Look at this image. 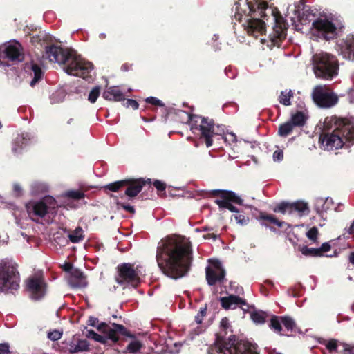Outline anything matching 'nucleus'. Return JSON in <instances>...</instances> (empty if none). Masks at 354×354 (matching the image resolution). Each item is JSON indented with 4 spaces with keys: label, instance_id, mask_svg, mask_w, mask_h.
<instances>
[{
    "label": "nucleus",
    "instance_id": "f257e3e1",
    "mask_svg": "<svg viewBox=\"0 0 354 354\" xmlns=\"http://www.w3.org/2000/svg\"><path fill=\"white\" fill-rule=\"evenodd\" d=\"M234 19L239 21L247 32L258 37L266 31V24L263 19L271 15L274 21L272 33L269 35L271 44L268 46H279L281 40L286 36V24L277 19L272 8L269 7L266 0H239L232 9Z\"/></svg>",
    "mask_w": 354,
    "mask_h": 354
},
{
    "label": "nucleus",
    "instance_id": "f03ea898",
    "mask_svg": "<svg viewBox=\"0 0 354 354\" xmlns=\"http://www.w3.org/2000/svg\"><path fill=\"white\" fill-rule=\"evenodd\" d=\"M192 259L191 243L184 236H168L158 243V265L165 274L172 279L183 277L187 273Z\"/></svg>",
    "mask_w": 354,
    "mask_h": 354
},
{
    "label": "nucleus",
    "instance_id": "7ed1b4c3",
    "mask_svg": "<svg viewBox=\"0 0 354 354\" xmlns=\"http://www.w3.org/2000/svg\"><path fill=\"white\" fill-rule=\"evenodd\" d=\"M292 12L293 16L290 17L292 21L297 20L304 25L311 24L312 38L315 40L333 39L342 32L343 25L340 21L310 8L304 0L294 3Z\"/></svg>",
    "mask_w": 354,
    "mask_h": 354
},
{
    "label": "nucleus",
    "instance_id": "20e7f679",
    "mask_svg": "<svg viewBox=\"0 0 354 354\" xmlns=\"http://www.w3.org/2000/svg\"><path fill=\"white\" fill-rule=\"evenodd\" d=\"M324 127L333 130L331 133L322 135L319 138L324 149L330 151L353 145L354 124L350 120L336 116L327 117Z\"/></svg>",
    "mask_w": 354,
    "mask_h": 354
},
{
    "label": "nucleus",
    "instance_id": "39448f33",
    "mask_svg": "<svg viewBox=\"0 0 354 354\" xmlns=\"http://www.w3.org/2000/svg\"><path fill=\"white\" fill-rule=\"evenodd\" d=\"M45 53L50 62L66 64L64 70L67 74L81 77L85 80L91 77L89 73L93 69V64L80 56L74 55L72 51L52 45L46 48Z\"/></svg>",
    "mask_w": 354,
    "mask_h": 354
},
{
    "label": "nucleus",
    "instance_id": "423d86ee",
    "mask_svg": "<svg viewBox=\"0 0 354 354\" xmlns=\"http://www.w3.org/2000/svg\"><path fill=\"white\" fill-rule=\"evenodd\" d=\"M191 131L194 133H200L205 140L207 147H210L213 144L212 138L214 136H222L225 132L223 125H215L213 120L204 118L201 115H189Z\"/></svg>",
    "mask_w": 354,
    "mask_h": 354
},
{
    "label": "nucleus",
    "instance_id": "0eeeda50",
    "mask_svg": "<svg viewBox=\"0 0 354 354\" xmlns=\"http://www.w3.org/2000/svg\"><path fill=\"white\" fill-rule=\"evenodd\" d=\"M313 69L315 76L324 80H331L338 74L337 58L326 52H317L312 57Z\"/></svg>",
    "mask_w": 354,
    "mask_h": 354
},
{
    "label": "nucleus",
    "instance_id": "6e6552de",
    "mask_svg": "<svg viewBox=\"0 0 354 354\" xmlns=\"http://www.w3.org/2000/svg\"><path fill=\"white\" fill-rule=\"evenodd\" d=\"M19 277L17 265L10 260L0 261V292L17 290L19 287Z\"/></svg>",
    "mask_w": 354,
    "mask_h": 354
},
{
    "label": "nucleus",
    "instance_id": "1a4fd4ad",
    "mask_svg": "<svg viewBox=\"0 0 354 354\" xmlns=\"http://www.w3.org/2000/svg\"><path fill=\"white\" fill-rule=\"evenodd\" d=\"M57 206L56 200L46 196L39 201H32L26 205V211L29 217L35 221L44 218L47 214L51 212Z\"/></svg>",
    "mask_w": 354,
    "mask_h": 354
},
{
    "label": "nucleus",
    "instance_id": "9d476101",
    "mask_svg": "<svg viewBox=\"0 0 354 354\" xmlns=\"http://www.w3.org/2000/svg\"><path fill=\"white\" fill-rule=\"evenodd\" d=\"M118 272L119 276L116 279V281L124 288L128 285L136 287L140 283V276L142 274V272L138 267L135 269L133 265L131 263H123L118 266Z\"/></svg>",
    "mask_w": 354,
    "mask_h": 354
},
{
    "label": "nucleus",
    "instance_id": "9b49d317",
    "mask_svg": "<svg viewBox=\"0 0 354 354\" xmlns=\"http://www.w3.org/2000/svg\"><path fill=\"white\" fill-rule=\"evenodd\" d=\"M312 97L315 103L322 108H330L337 103V95L326 86H317L314 88Z\"/></svg>",
    "mask_w": 354,
    "mask_h": 354
},
{
    "label": "nucleus",
    "instance_id": "f8f14e48",
    "mask_svg": "<svg viewBox=\"0 0 354 354\" xmlns=\"http://www.w3.org/2000/svg\"><path fill=\"white\" fill-rule=\"evenodd\" d=\"M218 354H258L254 345L247 342H225L218 347Z\"/></svg>",
    "mask_w": 354,
    "mask_h": 354
},
{
    "label": "nucleus",
    "instance_id": "ddd939ff",
    "mask_svg": "<svg viewBox=\"0 0 354 354\" xmlns=\"http://www.w3.org/2000/svg\"><path fill=\"white\" fill-rule=\"evenodd\" d=\"M26 287L34 300L41 299L46 293V284L41 274L30 277L26 280Z\"/></svg>",
    "mask_w": 354,
    "mask_h": 354
},
{
    "label": "nucleus",
    "instance_id": "4468645a",
    "mask_svg": "<svg viewBox=\"0 0 354 354\" xmlns=\"http://www.w3.org/2000/svg\"><path fill=\"white\" fill-rule=\"evenodd\" d=\"M209 265L206 268V279L208 285L214 286L221 282L225 276V271L218 260H209Z\"/></svg>",
    "mask_w": 354,
    "mask_h": 354
},
{
    "label": "nucleus",
    "instance_id": "2eb2a0df",
    "mask_svg": "<svg viewBox=\"0 0 354 354\" xmlns=\"http://www.w3.org/2000/svg\"><path fill=\"white\" fill-rule=\"evenodd\" d=\"M98 319L93 317H90L88 320V324L91 326L97 327L98 330L105 329L108 332V337L113 342L118 340V333L124 334L126 328L124 326L117 324H113L112 328L108 327L104 323L98 324Z\"/></svg>",
    "mask_w": 354,
    "mask_h": 354
},
{
    "label": "nucleus",
    "instance_id": "dca6fc26",
    "mask_svg": "<svg viewBox=\"0 0 354 354\" xmlns=\"http://www.w3.org/2000/svg\"><path fill=\"white\" fill-rule=\"evenodd\" d=\"M337 50L344 59L354 62V34L348 35L337 44Z\"/></svg>",
    "mask_w": 354,
    "mask_h": 354
},
{
    "label": "nucleus",
    "instance_id": "f3484780",
    "mask_svg": "<svg viewBox=\"0 0 354 354\" xmlns=\"http://www.w3.org/2000/svg\"><path fill=\"white\" fill-rule=\"evenodd\" d=\"M213 194L222 193V199H216L215 203L218 205L219 208L227 209L228 205L232 202L236 203L239 205H243V199L232 191H222L216 189L212 191Z\"/></svg>",
    "mask_w": 354,
    "mask_h": 354
},
{
    "label": "nucleus",
    "instance_id": "a211bd4d",
    "mask_svg": "<svg viewBox=\"0 0 354 354\" xmlns=\"http://www.w3.org/2000/svg\"><path fill=\"white\" fill-rule=\"evenodd\" d=\"M68 283L71 288H84L87 286L86 277L84 272L77 268H71Z\"/></svg>",
    "mask_w": 354,
    "mask_h": 354
},
{
    "label": "nucleus",
    "instance_id": "6ab92c4d",
    "mask_svg": "<svg viewBox=\"0 0 354 354\" xmlns=\"http://www.w3.org/2000/svg\"><path fill=\"white\" fill-rule=\"evenodd\" d=\"M25 70L28 73V75L32 78L30 82V85L32 87L35 86V84L43 77V71L36 64L32 62L26 64Z\"/></svg>",
    "mask_w": 354,
    "mask_h": 354
},
{
    "label": "nucleus",
    "instance_id": "aec40b11",
    "mask_svg": "<svg viewBox=\"0 0 354 354\" xmlns=\"http://www.w3.org/2000/svg\"><path fill=\"white\" fill-rule=\"evenodd\" d=\"M30 136L28 133H22L13 141L12 151L15 154H19L28 145Z\"/></svg>",
    "mask_w": 354,
    "mask_h": 354
},
{
    "label": "nucleus",
    "instance_id": "412c9836",
    "mask_svg": "<svg viewBox=\"0 0 354 354\" xmlns=\"http://www.w3.org/2000/svg\"><path fill=\"white\" fill-rule=\"evenodd\" d=\"M221 302L225 309H234L238 306L242 307L246 305V302L244 299L233 295L221 298Z\"/></svg>",
    "mask_w": 354,
    "mask_h": 354
},
{
    "label": "nucleus",
    "instance_id": "4be33fe9",
    "mask_svg": "<svg viewBox=\"0 0 354 354\" xmlns=\"http://www.w3.org/2000/svg\"><path fill=\"white\" fill-rule=\"evenodd\" d=\"M102 97L105 100L115 102L124 101L125 99L124 93L115 86L107 87L103 92Z\"/></svg>",
    "mask_w": 354,
    "mask_h": 354
},
{
    "label": "nucleus",
    "instance_id": "5701e85b",
    "mask_svg": "<svg viewBox=\"0 0 354 354\" xmlns=\"http://www.w3.org/2000/svg\"><path fill=\"white\" fill-rule=\"evenodd\" d=\"M145 183L146 181L143 179L129 180V182L127 183L129 187L125 191V195L129 198L136 196L142 190Z\"/></svg>",
    "mask_w": 354,
    "mask_h": 354
},
{
    "label": "nucleus",
    "instance_id": "b1692460",
    "mask_svg": "<svg viewBox=\"0 0 354 354\" xmlns=\"http://www.w3.org/2000/svg\"><path fill=\"white\" fill-rule=\"evenodd\" d=\"M89 348V344L86 339H79L77 342H71L67 347L69 353L73 354L80 352L87 351Z\"/></svg>",
    "mask_w": 354,
    "mask_h": 354
},
{
    "label": "nucleus",
    "instance_id": "393cba45",
    "mask_svg": "<svg viewBox=\"0 0 354 354\" xmlns=\"http://www.w3.org/2000/svg\"><path fill=\"white\" fill-rule=\"evenodd\" d=\"M333 201L331 198L327 197L326 198H320L317 199L315 203V209L317 212L323 217V214L326 213L328 210L332 208Z\"/></svg>",
    "mask_w": 354,
    "mask_h": 354
},
{
    "label": "nucleus",
    "instance_id": "a878e982",
    "mask_svg": "<svg viewBox=\"0 0 354 354\" xmlns=\"http://www.w3.org/2000/svg\"><path fill=\"white\" fill-rule=\"evenodd\" d=\"M49 185L44 181H35L30 185V193L34 196H39L48 192Z\"/></svg>",
    "mask_w": 354,
    "mask_h": 354
},
{
    "label": "nucleus",
    "instance_id": "bb28decb",
    "mask_svg": "<svg viewBox=\"0 0 354 354\" xmlns=\"http://www.w3.org/2000/svg\"><path fill=\"white\" fill-rule=\"evenodd\" d=\"M68 237L71 242L73 243H79L84 238V230L81 227H77L68 234Z\"/></svg>",
    "mask_w": 354,
    "mask_h": 354
},
{
    "label": "nucleus",
    "instance_id": "cd10ccee",
    "mask_svg": "<svg viewBox=\"0 0 354 354\" xmlns=\"http://www.w3.org/2000/svg\"><path fill=\"white\" fill-rule=\"evenodd\" d=\"M306 117L301 111H297L291 115L289 120L294 127H302L306 122Z\"/></svg>",
    "mask_w": 354,
    "mask_h": 354
},
{
    "label": "nucleus",
    "instance_id": "c85d7f7f",
    "mask_svg": "<svg viewBox=\"0 0 354 354\" xmlns=\"http://www.w3.org/2000/svg\"><path fill=\"white\" fill-rule=\"evenodd\" d=\"M268 314L261 310H255L250 313V318L254 323L257 324H262L266 322Z\"/></svg>",
    "mask_w": 354,
    "mask_h": 354
},
{
    "label": "nucleus",
    "instance_id": "c756f323",
    "mask_svg": "<svg viewBox=\"0 0 354 354\" xmlns=\"http://www.w3.org/2000/svg\"><path fill=\"white\" fill-rule=\"evenodd\" d=\"M66 94V91L63 88H59L55 91L50 96V103L57 104L63 102Z\"/></svg>",
    "mask_w": 354,
    "mask_h": 354
},
{
    "label": "nucleus",
    "instance_id": "7c9ffc66",
    "mask_svg": "<svg viewBox=\"0 0 354 354\" xmlns=\"http://www.w3.org/2000/svg\"><path fill=\"white\" fill-rule=\"evenodd\" d=\"M282 324L288 331H296L297 326L295 320L288 316L280 317Z\"/></svg>",
    "mask_w": 354,
    "mask_h": 354
},
{
    "label": "nucleus",
    "instance_id": "2f4dec72",
    "mask_svg": "<svg viewBox=\"0 0 354 354\" xmlns=\"http://www.w3.org/2000/svg\"><path fill=\"white\" fill-rule=\"evenodd\" d=\"M293 97V93L291 90L288 91H283L279 97V102L284 106H290L291 104V98Z\"/></svg>",
    "mask_w": 354,
    "mask_h": 354
},
{
    "label": "nucleus",
    "instance_id": "473e14b6",
    "mask_svg": "<svg viewBox=\"0 0 354 354\" xmlns=\"http://www.w3.org/2000/svg\"><path fill=\"white\" fill-rule=\"evenodd\" d=\"M291 206L292 207V214H298L299 215H301L308 211L307 204L304 202L298 201L291 203Z\"/></svg>",
    "mask_w": 354,
    "mask_h": 354
},
{
    "label": "nucleus",
    "instance_id": "72a5a7b5",
    "mask_svg": "<svg viewBox=\"0 0 354 354\" xmlns=\"http://www.w3.org/2000/svg\"><path fill=\"white\" fill-rule=\"evenodd\" d=\"M274 212H280L283 214H292V207L291 203H281L276 206L274 209Z\"/></svg>",
    "mask_w": 354,
    "mask_h": 354
},
{
    "label": "nucleus",
    "instance_id": "f704fd0d",
    "mask_svg": "<svg viewBox=\"0 0 354 354\" xmlns=\"http://www.w3.org/2000/svg\"><path fill=\"white\" fill-rule=\"evenodd\" d=\"M295 127L292 124L288 121L282 124H281L279 127V134L281 136L286 137L289 135L293 130Z\"/></svg>",
    "mask_w": 354,
    "mask_h": 354
},
{
    "label": "nucleus",
    "instance_id": "c9c22d12",
    "mask_svg": "<svg viewBox=\"0 0 354 354\" xmlns=\"http://www.w3.org/2000/svg\"><path fill=\"white\" fill-rule=\"evenodd\" d=\"M142 348V344L138 339H132L127 347V351L132 354L138 353Z\"/></svg>",
    "mask_w": 354,
    "mask_h": 354
},
{
    "label": "nucleus",
    "instance_id": "e433bc0d",
    "mask_svg": "<svg viewBox=\"0 0 354 354\" xmlns=\"http://www.w3.org/2000/svg\"><path fill=\"white\" fill-rule=\"evenodd\" d=\"M129 182V179L118 180L106 185L105 187L110 191L117 192L122 187L127 185Z\"/></svg>",
    "mask_w": 354,
    "mask_h": 354
},
{
    "label": "nucleus",
    "instance_id": "4c0bfd02",
    "mask_svg": "<svg viewBox=\"0 0 354 354\" xmlns=\"http://www.w3.org/2000/svg\"><path fill=\"white\" fill-rule=\"evenodd\" d=\"M259 218L261 220L268 221L270 223L277 225L279 227H282L283 225L285 224L284 222H281L278 221L274 216L272 215H267L263 213H261Z\"/></svg>",
    "mask_w": 354,
    "mask_h": 354
},
{
    "label": "nucleus",
    "instance_id": "58836bf2",
    "mask_svg": "<svg viewBox=\"0 0 354 354\" xmlns=\"http://www.w3.org/2000/svg\"><path fill=\"white\" fill-rule=\"evenodd\" d=\"M340 343L337 340L331 339L326 343V347L330 353L338 352L339 353V350H341Z\"/></svg>",
    "mask_w": 354,
    "mask_h": 354
},
{
    "label": "nucleus",
    "instance_id": "ea45409f",
    "mask_svg": "<svg viewBox=\"0 0 354 354\" xmlns=\"http://www.w3.org/2000/svg\"><path fill=\"white\" fill-rule=\"evenodd\" d=\"M281 321L280 317L273 316L270 320V327L277 333H280L281 328Z\"/></svg>",
    "mask_w": 354,
    "mask_h": 354
},
{
    "label": "nucleus",
    "instance_id": "a19ab883",
    "mask_svg": "<svg viewBox=\"0 0 354 354\" xmlns=\"http://www.w3.org/2000/svg\"><path fill=\"white\" fill-rule=\"evenodd\" d=\"M100 94V86H96L91 89L88 93V100L93 104L95 103Z\"/></svg>",
    "mask_w": 354,
    "mask_h": 354
},
{
    "label": "nucleus",
    "instance_id": "79ce46f5",
    "mask_svg": "<svg viewBox=\"0 0 354 354\" xmlns=\"http://www.w3.org/2000/svg\"><path fill=\"white\" fill-rule=\"evenodd\" d=\"M64 196L68 198L79 200L84 198V194L78 190H69L64 194Z\"/></svg>",
    "mask_w": 354,
    "mask_h": 354
},
{
    "label": "nucleus",
    "instance_id": "37998d69",
    "mask_svg": "<svg viewBox=\"0 0 354 354\" xmlns=\"http://www.w3.org/2000/svg\"><path fill=\"white\" fill-rule=\"evenodd\" d=\"M340 346L339 354H354V345L340 343Z\"/></svg>",
    "mask_w": 354,
    "mask_h": 354
},
{
    "label": "nucleus",
    "instance_id": "c03bdc74",
    "mask_svg": "<svg viewBox=\"0 0 354 354\" xmlns=\"http://www.w3.org/2000/svg\"><path fill=\"white\" fill-rule=\"evenodd\" d=\"M301 252L304 255L306 256H318L319 250L317 248H308L307 246H303L301 248Z\"/></svg>",
    "mask_w": 354,
    "mask_h": 354
},
{
    "label": "nucleus",
    "instance_id": "a18cd8bd",
    "mask_svg": "<svg viewBox=\"0 0 354 354\" xmlns=\"http://www.w3.org/2000/svg\"><path fill=\"white\" fill-rule=\"evenodd\" d=\"M207 307H202L200 308L199 312L194 317L195 324L198 325L201 324L203 320L205 315H206Z\"/></svg>",
    "mask_w": 354,
    "mask_h": 354
},
{
    "label": "nucleus",
    "instance_id": "49530a36",
    "mask_svg": "<svg viewBox=\"0 0 354 354\" xmlns=\"http://www.w3.org/2000/svg\"><path fill=\"white\" fill-rule=\"evenodd\" d=\"M234 218L241 225H247L249 222V218L243 214L234 215Z\"/></svg>",
    "mask_w": 354,
    "mask_h": 354
},
{
    "label": "nucleus",
    "instance_id": "de8ad7c7",
    "mask_svg": "<svg viewBox=\"0 0 354 354\" xmlns=\"http://www.w3.org/2000/svg\"><path fill=\"white\" fill-rule=\"evenodd\" d=\"M145 102L161 107L165 106L164 103L161 100L152 96L147 97L145 99Z\"/></svg>",
    "mask_w": 354,
    "mask_h": 354
},
{
    "label": "nucleus",
    "instance_id": "09e8293b",
    "mask_svg": "<svg viewBox=\"0 0 354 354\" xmlns=\"http://www.w3.org/2000/svg\"><path fill=\"white\" fill-rule=\"evenodd\" d=\"M62 333L57 330L48 333V337L53 341H57L59 339L62 337Z\"/></svg>",
    "mask_w": 354,
    "mask_h": 354
},
{
    "label": "nucleus",
    "instance_id": "8fccbe9b",
    "mask_svg": "<svg viewBox=\"0 0 354 354\" xmlns=\"http://www.w3.org/2000/svg\"><path fill=\"white\" fill-rule=\"evenodd\" d=\"M86 337L90 339H93L97 342H102L103 337L97 334L95 331L89 330L87 331Z\"/></svg>",
    "mask_w": 354,
    "mask_h": 354
},
{
    "label": "nucleus",
    "instance_id": "3c124183",
    "mask_svg": "<svg viewBox=\"0 0 354 354\" xmlns=\"http://www.w3.org/2000/svg\"><path fill=\"white\" fill-rule=\"evenodd\" d=\"M317 234H318V230L315 227H313L311 229H310L306 233L307 237L309 239L314 241L317 239Z\"/></svg>",
    "mask_w": 354,
    "mask_h": 354
},
{
    "label": "nucleus",
    "instance_id": "603ef678",
    "mask_svg": "<svg viewBox=\"0 0 354 354\" xmlns=\"http://www.w3.org/2000/svg\"><path fill=\"white\" fill-rule=\"evenodd\" d=\"M272 158L274 162H281L283 158V153L281 149L276 150L272 155Z\"/></svg>",
    "mask_w": 354,
    "mask_h": 354
},
{
    "label": "nucleus",
    "instance_id": "864d4df0",
    "mask_svg": "<svg viewBox=\"0 0 354 354\" xmlns=\"http://www.w3.org/2000/svg\"><path fill=\"white\" fill-rule=\"evenodd\" d=\"M124 106L127 108H132L134 110L138 109L139 104L137 101L133 99H128L124 104Z\"/></svg>",
    "mask_w": 354,
    "mask_h": 354
},
{
    "label": "nucleus",
    "instance_id": "5fc2aeb1",
    "mask_svg": "<svg viewBox=\"0 0 354 354\" xmlns=\"http://www.w3.org/2000/svg\"><path fill=\"white\" fill-rule=\"evenodd\" d=\"M344 236L345 238H348V236L346 234V233L348 234V235H351L353 238H354V221L352 222L351 225H350L349 227H347V228H345L344 229Z\"/></svg>",
    "mask_w": 354,
    "mask_h": 354
},
{
    "label": "nucleus",
    "instance_id": "6e6d98bb",
    "mask_svg": "<svg viewBox=\"0 0 354 354\" xmlns=\"http://www.w3.org/2000/svg\"><path fill=\"white\" fill-rule=\"evenodd\" d=\"M10 346L8 343L0 344V354H9Z\"/></svg>",
    "mask_w": 354,
    "mask_h": 354
},
{
    "label": "nucleus",
    "instance_id": "4d7b16f0",
    "mask_svg": "<svg viewBox=\"0 0 354 354\" xmlns=\"http://www.w3.org/2000/svg\"><path fill=\"white\" fill-rule=\"evenodd\" d=\"M319 250V255L322 252H326L330 250V245L328 243H324L319 248H317Z\"/></svg>",
    "mask_w": 354,
    "mask_h": 354
},
{
    "label": "nucleus",
    "instance_id": "13d9d810",
    "mask_svg": "<svg viewBox=\"0 0 354 354\" xmlns=\"http://www.w3.org/2000/svg\"><path fill=\"white\" fill-rule=\"evenodd\" d=\"M153 185L158 191H164L165 189V184L160 180H155Z\"/></svg>",
    "mask_w": 354,
    "mask_h": 354
},
{
    "label": "nucleus",
    "instance_id": "bf43d9fd",
    "mask_svg": "<svg viewBox=\"0 0 354 354\" xmlns=\"http://www.w3.org/2000/svg\"><path fill=\"white\" fill-rule=\"evenodd\" d=\"M202 331L203 328L201 326H196V328H193L192 329V334H193L194 335H198L201 333H202Z\"/></svg>",
    "mask_w": 354,
    "mask_h": 354
},
{
    "label": "nucleus",
    "instance_id": "052dcab7",
    "mask_svg": "<svg viewBox=\"0 0 354 354\" xmlns=\"http://www.w3.org/2000/svg\"><path fill=\"white\" fill-rule=\"evenodd\" d=\"M122 206V207L128 211L130 213H134L135 212V209L133 208V206H131L129 205H124V204H122V205H120Z\"/></svg>",
    "mask_w": 354,
    "mask_h": 354
},
{
    "label": "nucleus",
    "instance_id": "680f3d73",
    "mask_svg": "<svg viewBox=\"0 0 354 354\" xmlns=\"http://www.w3.org/2000/svg\"><path fill=\"white\" fill-rule=\"evenodd\" d=\"M348 97L351 102H354V88H351L348 90Z\"/></svg>",
    "mask_w": 354,
    "mask_h": 354
},
{
    "label": "nucleus",
    "instance_id": "e2e57ef3",
    "mask_svg": "<svg viewBox=\"0 0 354 354\" xmlns=\"http://www.w3.org/2000/svg\"><path fill=\"white\" fill-rule=\"evenodd\" d=\"M227 209H229L232 212H239V209L235 206H234L231 203L228 205Z\"/></svg>",
    "mask_w": 354,
    "mask_h": 354
},
{
    "label": "nucleus",
    "instance_id": "0e129e2a",
    "mask_svg": "<svg viewBox=\"0 0 354 354\" xmlns=\"http://www.w3.org/2000/svg\"><path fill=\"white\" fill-rule=\"evenodd\" d=\"M221 326L224 328H227L228 326V320L227 318H223L221 321Z\"/></svg>",
    "mask_w": 354,
    "mask_h": 354
},
{
    "label": "nucleus",
    "instance_id": "69168bd1",
    "mask_svg": "<svg viewBox=\"0 0 354 354\" xmlns=\"http://www.w3.org/2000/svg\"><path fill=\"white\" fill-rule=\"evenodd\" d=\"M203 239H212L214 240H215L216 239V236L214 234H207V235H204L203 236Z\"/></svg>",
    "mask_w": 354,
    "mask_h": 354
},
{
    "label": "nucleus",
    "instance_id": "338daca9",
    "mask_svg": "<svg viewBox=\"0 0 354 354\" xmlns=\"http://www.w3.org/2000/svg\"><path fill=\"white\" fill-rule=\"evenodd\" d=\"M349 261L354 265V252L351 253L349 256Z\"/></svg>",
    "mask_w": 354,
    "mask_h": 354
},
{
    "label": "nucleus",
    "instance_id": "774afa93",
    "mask_svg": "<svg viewBox=\"0 0 354 354\" xmlns=\"http://www.w3.org/2000/svg\"><path fill=\"white\" fill-rule=\"evenodd\" d=\"M14 189H15V191H17V192H19V191H21V187H20V185H17V184H16V185H14Z\"/></svg>",
    "mask_w": 354,
    "mask_h": 354
}]
</instances>
